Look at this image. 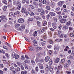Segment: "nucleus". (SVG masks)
<instances>
[{
  "label": "nucleus",
  "mask_w": 74,
  "mask_h": 74,
  "mask_svg": "<svg viewBox=\"0 0 74 74\" xmlns=\"http://www.w3.org/2000/svg\"><path fill=\"white\" fill-rule=\"evenodd\" d=\"M50 16V15L49 14H48L47 16V18L49 19V18Z\"/></svg>",
  "instance_id": "60"
},
{
  "label": "nucleus",
  "mask_w": 74,
  "mask_h": 74,
  "mask_svg": "<svg viewBox=\"0 0 74 74\" xmlns=\"http://www.w3.org/2000/svg\"><path fill=\"white\" fill-rule=\"evenodd\" d=\"M36 49H40V50H42V48L40 47H36Z\"/></svg>",
  "instance_id": "25"
},
{
  "label": "nucleus",
  "mask_w": 74,
  "mask_h": 74,
  "mask_svg": "<svg viewBox=\"0 0 74 74\" xmlns=\"http://www.w3.org/2000/svg\"><path fill=\"white\" fill-rule=\"evenodd\" d=\"M64 3V1H60L58 3V5L60 7H62L63 6V4Z\"/></svg>",
  "instance_id": "4"
},
{
  "label": "nucleus",
  "mask_w": 74,
  "mask_h": 74,
  "mask_svg": "<svg viewBox=\"0 0 74 74\" xmlns=\"http://www.w3.org/2000/svg\"><path fill=\"white\" fill-rule=\"evenodd\" d=\"M53 20L55 22L53 23L52 24V25L53 28L55 29L57 27H56L57 24L56 23V22H58V19L55 17H54Z\"/></svg>",
  "instance_id": "1"
},
{
  "label": "nucleus",
  "mask_w": 74,
  "mask_h": 74,
  "mask_svg": "<svg viewBox=\"0 0 74 74\" xmlns=\"http://www.w3.org/2000/svg\"><path fill=\"white\" fill-rule=\"evenodd\" d=\"M2 2L3 3H4V4H7V1L5 0H3Z\"/></svg>",
  "instance_id": "20"
},
{
  "label": "nucleus",
  "mask_w": 74,
  "mask_h": 74,
  "mask_svg": "<svg viewBox=\"0 0 74 74\" xmlns=\"http://www.w3.org/2000/svg\"><path fill=\"white\" fill-rule=\"evenodd\" d=\"M61 40H62L61 39H57L56 40V41L58 42H59L60 41H61Z\"/></svg>",
  "instance_id": "39"
},
{
  "label": "nucleus",
  "mask_w": 74,
  "mask_h": 74,
  "mask_svg": "<svg viewBox=\"0 0 74 74\" xmlns=\"http://www.w3.org/2000/svg\"><path fill=\"white\" fill-rule=\"evenodd\" d=\"M15 70L16 71H20V68L19 67L15 69Z\"/></svg>",
  "instance_id": "28"
},
{
  "label": "nucleus",
  "mask_w": 74,
  "mask_h": 74,
  "mask_svg": "<svg viewBox=\"0 0 74 74\" xmlns=\"http://www.w3.org/2000/svg\"><path fill=\"white\" fill-rule=\"evenodd\" d=\"M7 61L5 60H3V63L6 64L7 63Z\"/></svg>",
  "instance_id": "63"
},
{
  "label": "nucleus",
  "mask_w": 74,
  "mask_h": 74,
  "mask_svg": "<svg viewBox=\"0 0 74 74\" xmlns=\"http://www.w3.org/2000/svg\"><path fill=\"white\" fill-rule=\"evenodd\" d=\"M49 57L48 56L46 57L45 58V62H48L49 60Z\"/></svg>",
  "instance_id": "11"
},
{
  "label": "nucleus",
  "mask_w": 74,
  "mask_h": 74,
  "mask_svg": "<svg viewBox=\"0 0 74 74\" xmlns=\"http://www.w3.org/2000/svg\"><path fill=\"white\" fill-rule=\"evenodd\" d=\"M12 57L15 58L16 59H17L19 58V56L18 54H16L15 53H13L12 54Z\"/></svg>",
  "instance_id": "3"
},
{
  "label": "nucleus",
  "mask_w": 74,
  "mask_h": 74,
  "mask_svg": "<svg viewBox=\"0 0 74 74\" xmlns=\"http://www.w3.org/2000/svg\"><path fill=\"white\" fill-rule=\"evenodd\" d=\"M43 4H45L47 3V1L45 0H43L42 1Z\"/></svg>",
  "instance_id": "40"
},
{
  "label": "nucleus",
  "mask_w": 74,
  "mask_h": 74,
  "mask_svg": "<svg viewBox=\"0 0 74 74\" xmlns=\"http://www.w3.org/2000/svg\"><path fill=\"white\" fill-rule=\"evenodd\" d=\"M62 16H60V15H59L58 16V19L59 20H61V19H62Z\"/></svg>",
  "instance_id": "37"
},
{
  "label": "nucleus",
  "mask_w": 74,
  "mask_h": 74,
  "mask_svg": "<svg viewBox=\"0 0 74 74\" xmlns=\"http://www.w3.org/2000/svg\"><path fill=\"white\" fill-rule=\"evenodd\" d=\"M7 8V6H5L3 8V11H5Z\"/></svg>",
  "instance_id": "27"
},
{
  "label": "nucleus",
  "mask_w": 74,
  "mask_h": 74,
  "mask_svg": "<svg viewBox=\"0 0 74 74\" xmlns=\"http://www.w3.org/2000/svg\"><path fill=\"white\" fill-rule=\"evenodd\" d=\"M0 52L1 53H3V54H4V53H5V52L3 50H1Z\"/></svg>",
  "instance_id": "48"
},
{
  "label": "nucleus",
  "mask_w": 74,
  "mask_h": 74,
  "mask_svg": "<svg viewBox=\"0 0 74 74\" xmlns=\"http://www.w3.org/2000/svg\"><path fill=\"white\" fill-rule=\"evenodd\" d=\"M49 14H50V15H51V16H55V13L53 12H50L49 13Z\"/></svg>",
  "instance_id": "13"
},
{
  "label": "nucleus",
  "mask_w": 74,
  "mask_h": 74,
  "mask_svg": "<svg viewBox=\"0 0 74 74\" xmlns=\"http://www.w3.org/2000/svg\"><path fill=\"white\" fill-rule=\"evenodd\" d=\"M12 65H14V67H17V65H16V64H15L12 63Z\"/></svg>",
  "instance_id": "49"
},
{
  "label": "nucleus",
  "mask_w": 74,
  "mask_h": 74,
  "mask_svg": "<svg viewBox=\"0 0 74 74\" xmlns=\"http://www.w3.org/2000/svg\"><path fill=\"white\" fill-rule=\"evenodd\" d=\"M60 10V8L58 7V8H57L56 9V11H59Z\"/></svg>",
  "instance_id": "61"
},
{
  "label": "nucleus",
  "mask_w": 74,
  "mask_h": 74,
  "mask_svg": "<svg viewBox=\"0 0 74 74\" xmlns=\"http://www.w3.org/2000/svg\"><path fill=\"white\" fill-rule=\"evenodd\" d=\"M25 29V26L24 25H22L20 26L19 27V29L20 30H23V29Z\"/></svg>",
  "instance_id": "6"
},
{
  "label": "nucleus",
  "mask_w": 74,
  "mask_h": 74,
  "mask_svg": "<svg viewBox=\"0 0 74 74\" xmlns=\"http://www.w3.org/2000/svg\"><path fill=\"white\" fill-rule=\"evenodd\" d=\"M59 58H57V59H56L55 60V62L56 63H58L59 62Z\"/></svg>",
  "instance_id": "15"
},
{
  "label": "nucleus",
  "mask_w": 74,
  "mask_h": 74,
  "mask_svg": "<svg viewBox=\"0 0 74 74\" xmlns=\"http://www.w3.org/2000/svg\"><path fill=\"white\" fill-rule=\"evenodd\" d=\"M27 73V71H23L21 72V74H26Z\"/></svg>",
  "instance_id": "17"
},
{
  "label": "nucleus",
  "mask_w": 74,
  "mask_h": 74,
  "mask_svg": "<svg viewBox=\"0 0 74 74\" xmlns=\"http://www.w3.org/2000/svg\"><path fill=\"white\" fill-rule=\"evenodd\" d=\"M33 42L34 44H37V41H36V40L33 41Z\"/></svg>",
  "instance_id": "53"
},
{
  "label": "nucleus",
  "mask_w": 74,
  "mask_h": 74,
  "mask_svg": "<svg viewBox=\"0 0 74 74\" xmlns=\"http://www.w3.org/2000/svg\"><path fill=\"white\" fill-rule=\"evenodd\" d=\"M40 22L39 21H38L37 22V25H38V26H40Z\"/></svg>",
  "instance_id": "57"
},
{
  "label": "nucleus",
  "mask_w": 74,
  "mask_h": 74,
  "mask_svg": "<svg viewBox=\"0 0 74 74\" xmlns=\"http://www.w3.org/2000/svg\"><path fill=\"white\" fill-rule=\"evenodd\" d=\"M62 66L61 65L59 66L58 67V69H62Z\"/></svg>",
  "instance_id": "46"
},
{
  "label": "nucleus",
  "mask_w": 74,
  "mask_h": 74,
  "mask_svg": "<svg viewBox=\"0 0 74 74\" xmlns=\"http://www.w3.org/2000/svg\"><path fill=\"white\" fill-rule=\"evenodd\" d=\"M58 36H59L61 33H62V32L61 31H60V30L58 31Z\"/></svg>",
  "instance_id": "45"
},
{
  "label": "nucleus",
  "mask_w": 74,
  "mask_h": 74,
  "mask_svg": "<svg viewBox=\"0 0 74 74\" xmlns=\"http://www.w3.org/2000/svg\"><path fill=\"white\" fill-rule=\"evenodd\" d=\"M45 43L46 42L44 41L42 42V46H44L45 45Z\"/></svg>",
  "instance_id": "34"
},
{
  "label": "nucleus",
  "mask_w": 74,
  "mask_h": 74,
  "mask_svg": "<svg viewBox=\"0 0 74 74\" xmlns=\"http://www.w3.org/2000/svg\"><path fill=\"white\" fill-rule=\"evenodd\" d=\"M45 13V12H44V10H43L42 12H41L40 13L41 15H42L43 14H44Z\"/></svg>",
  "instance_id": "35"
},
{
  "label": "nucleus",
  "mask_w": 74,
  "mask_h": 74,
  "mask_svg": "<svg viewBox=\"0 0 74 74\" xmlns=\"http://www.w3.org/2000/svg\"><path fill=\"white\" fill-rule=\"evenodd\" d=\"M46 69L47 71H48L49 70V68H48V65H46Z\"/></svg>",
  "instance_id": "31"
},
{
  "label": "nucleus",
  "mask_w": 74,
  "mask_h": 74,
  "mask_svg": "<svg viewBox=\"0 0 74 74\" xmlns=\"http://www.w3.org/2000/svg\"><path fill=\"white\" fill-rule=\"evenodd\" d=\"M67 22V20L66 19H62L60 21V22L62 23H64Z\"/></svg>",
  "instance_id": "9"
},
{
  "label": "nucleus",
  "mask_w": 74,
  "mask_h": 74,
  "mask_svg": "<svg viewBox=\"0 0 74 74\" xmlns=\"http://www.w3.org/2000/svg\"><path fill=\"white\" fill-rule=\"evenodd\" d=\"M49 43L50 44H53V41L52 40H50L49 41Z\"/></svg>",
  "instance_id": "50"
},
{
  "label": "nucleus",
  "mask_w": 74,
  "mask_h": 74,
  "mask_svg": "<svg viewBox=\"0 0 74 74\" xmlns=\"http://www.w3.org/2000/svg\"><path fill=\"white\" fill-rule=\"evenodd\" d=\"M21 12L23 14H24L25 12V9L23 8L21 10Z\"/></svg>",
  "instance_id": "29"
},
{
  "label": "nucleus",
  "mask_w": 74,
  "mask_h": 74,
  "mask_svg": "<svg viewBox=\"0 0 74 74\" xmlns=\"http://www.w3.org/2000/svg\"><path fill=\"white\" fill-rule=\"evenodd\" d=\"M63 28H64V29H67L68 28V27L67 26H64Z\"/></svg>",
  "instance_id": "59"
},
{
  "label": "nucleus",
  "mask_w": 74,
  "mask_h": 74,
  "mask_svg": "<svg viewBox=\"0 0 74 74\" xmlns=\"http://www.w3.org/2000/svg\"><path fill=\"white\" fill-rule=\"evenodd\" d=\"M68 66H69L68 64H65L64 65V67H65V68H66V67H68Z\"/></svg>",
  "instance_id": "51"
},
{
  "label": "nucleus",
  "mask_w": 74,
  "mask_h": 74,
  "mask_svg": "<svg viewBox=\"0 0 74 74\" xmlns=\"http://www.w3.org/2000/svg\"><path fill=\"white\" fill-rule=\"evenodd\" d=\"M17 5H18L17 8L18 9V10H20V9H21V4L19 2H17Z\"/></svg>",
  "instance_id": "7"
},
{
  "label": "nucleus",
  "mask_w": 74,
  "mask_h": 74,
  "mask_svg": "<svg viewBox=\"0 0 74 74\" xmlns=\"http://www.w3.org/2000/svg\"><path fill=\"white\" fill-rule=\"evenodd\" d=\"M71 37H74V34H70Z\"/></svg>",
  "instance_id": "58"
},
{
  "label": "nucleus",
  "mask_w": 74,
  "mask_h": 74,
  "mask_svg": "<svg viewBox=\"0 0 74 74\" xmlns=\"http://www.w3.org/2000/svg\"><path fill=\"white\" fill-rule=\"evenodd\" d=\"M32 63V64H35V62L33 60H32L31 61Z\"/></svg>",
  "instance_id": "56"
},
{
  "label": "nucleus",
  "mask_w": 74,
  "mask_h": 74,
  "mask_svg": "<svg viewBox=\"0 0 74 74\" xmlns=\"http://www.w3.org/2000/svg\"><path fill=\"white\" fill-rule=\"evenodd\" d=\"M49 53L50 55H52V51L51 50H50L49 51Z\"/></svg>",
  "instance_id": "30"
},
{
  "label": "nucleus",
  "mask_w": 74,
  "mask_h": 74,
  "mask_svg": "<svg viewBox=\"0 0 74 74\" xmlns=\"http://www.w3.org/2000/svg\"><path fill=\"white\" fill-rule=\"evenodd\" d=\"M22 39H23V40H26V41H28V42H29L30 41H29V40H28L26 37H24L23 38H22Z\"/></svg>",
  "instance_id": "32"
},
{
  "label": "nucleus",
  "mask_w": 74,
  "mask_h": 74,
  "mask_svg": "<svg viewBox=\"0 0 74 74\" xmlns=\"http://www.w3.org/2000/svg\"><path fill=\"white\" fill-rule=\"evenodd\" d=\"M25 63H29V60H26L24 61Z\"/></svg>",
  "instance_id": "41"
},
{
  "label": "nucleus",
  "mask_w": 74,
  "mask_h": 74,
  "mask_svg": "<svg viewBox=\"0 0 74 74\" xmlns=\"http://www.w3.org/2000/svg\"><path fill=\"white\" fill-rule=\"evenodd\" d=\"M29 15L30 16H34V13L32 12H30Z\"/></svg>",
  "instance_id": "23"
},
{
  "label": "nucleus",
  "mask_w": 74,
  "mask_h": 74,
  "mask_svg": "<svg viewBox=\"0 0 74 74\" xmlns=\"http://www.w3.org/2000/svg\"><path fill=\"white\" fill-rule=\"evenodd\" d=\"M21 59L22 60H25V56H21Z\"/></svg>",
  "instance_id": "24"
},
{
  "label": "nucleus",
  "mask_w": 74,
  "mask_h": 74,
  "mask_svg": "<svg viewBox=\"0 0 74 74\" xmlns=\"http://www.w3.org/2000/svg\"><path fill=\"white\" fill-rule=\"evenodd\" d=\"M40 56H38L36 60V62H38L40 61Z\"/></svg>",
  "instance_id": "12"
},
{
  "label": "nucleus",
  "mask_w": 74,
  "mask_h": 74,
  "mask_svg": "<svg viewBox=\"0 0 74 74\" xmlns=\"http://www.w3.org/2000/svg\"><path fill=\"white\" fill-rule=\"evenodd\" d=\"M29 9H34V6L32 5H30L29 6Z\"/></svg>",
  "instance_id": "14"
},
{
  "label": "nucleus",
  "mask_w": 74,
  "mask_h": 74,
  "mask_svg": "<svg viewBox=\"0 0 74 74\" xmlns=\"http://www.w3.org/2000/svg\"><path fill=\"white\" fill-rule=\"evenodd\" d=\"M49 70L51 72H53V68L51 66H49Z\"/></svg>",
  "instance_id": "16"
},
{
  "label": "nucleus",
  "mask_w": 74,
  "mask_h": 74,
  "mask_svg": "<svg viewBox=\"0 0 74 74\" xmlns=\"http://www.w3.org/2000/svg\"><path fill=\"white\" fill-rule=\"evenodd\" d=\"M46 8L47 10H50V7L48 5H47L46 6Z\"/></svg>",
  "instance_id": "36"
},
{
  "label": "nucleus",
  "mask_w": 74,
  "mask_h": 74,
  "mask_svg": "<svg viewBox=\"0 0 74 74\" xmlns=\"http://www.w3.org/2000/svg\"><path fill=\"white\" fill-rule=\"evenodd\" d=\"M43 10V9L42 8H39L38 11V12H42Z\"/></svg>",
  "instance_id": "26"
},
{
  "label": "nucleus",
  "mask_w": 74,
  "mask_h": 74,
  "mask_svg": "<svg viewBox=\"0 0 74 74\" xmlns=\"http://www.w3.org/2000/svg\"><path fill=\"white\" fill-rule=\"evenodd\" d=\"M50 5L52 8H53L55 7V3L54 2H53L52 1H51Z\"/></svg>",
  "instance_id": "8"
},
{
  "label": "nucleus",
  "mask_w": 74,
  "mask_h": 74,
  "mask_svg": "<svg viewBox=\"0 0 74 74\" xmlns=\"http://www.w3.org/2000/svg\"><path fill=\"white\" fill-rule=\"evenodd\" d=\"M47 25V22L46 21H44L43 23L44 26H45Z\"/></svg>",
  "instance_id": "64"
},
{
  "label": "nucleus",
  "mask_w": 74,
  "mask_h": 74,
  "mask_svg": "<svg viewBox=\"0 0 74 74\" xmlns=\"http://www.w3.org/2000/svg\"><path fill=\"white\" fill-rule=\"evenodd\" d=\"M64 36V35L63 34H61V35L60 34V35L58 36V37H63V36Z\"/></svg>",
  "instance_id": "44"
},
{
  "label": "nucleus",
  "mask_w": 74,
  "mask_h": 74,
  "mask_svg": "<svg viewBox=\"0 0 74 74\" xmlns=\"http://www.w3.org/2000/svg\"><path fill=\"white\" fill-rule=\"evenodd\" d=\"M33 19H34L33 18H30L28 19V21H33Z\"/></svg>",
  "instance_id": "33"
},
{
  "label": "nucleus",
  "mask_w": 74,
  "mask_h": 74,
  "mask_svg": "<svg viewBox=\"0 0 74 74\" xmlns=\"http://www.w3.org/2000/svg\"><path fill=\"white\" fill-rule=\"evenodd\" d=\"M49 64H50V65H51L52 64V60H50L49 62Z\"/></svg>",
  "instance_id": "38"
},
{
  "label": "nucleus",
  "mask_w": 74,
  "mask_h": 74,
  "mask_svg": "<svg viewBox=\"0 0 74 74\" xmlns=\"http://www.w3.org/2000/svg\"><path fill=\"white\" fill-rule=\"evenodd\" d=\"M25 69L26 70H27V69H28V68H29L28 65H27V64H25Z\"/></svg>",
  "instance_id": "19"
},
{
  "label": "nucleus",
  "mask_w": 74,
  "mask_h": 74,
  "mask_svg": "<svg viewBox=\"0 0 74 74\" xmlns=\"http://www.w3.org/2000/svg\"><path fill=\"white\" fill-rule=\"evenodd\" d=\"M18 22L20 23H23L25 22V20L23 18H21L18 20Z\"/></svg>",
  "instance_id": "5"
},
{
  "label": "nucleus",
  "mask_w": 74,
  "mask_h": 74,
  "mask_svg": "<svg viewBox=\"0 0 74 74\" xmlns=\"http://www.w3.org/2000/svg\"><path fill=\"white\" fill-rule=\"evenodd\" d=\"M14 69V67H12L10 68V70H12Z\"/></svg>",
  "instance_id": "62"
},
{
  "label": "nucleus",
  "mask_w": 74,
  "mask_h": 74,
  "mask_svg": "<svg viewBox=\"0 0 74 74\" xmlns=\"http://www.w3.org/2000/svg\"><path fill=\"white\" fill-rule=\"evenodd\" d=\"M70 23H71V22L70 21H69L66 23V25L67 26H69L70 25Z\"/></svg>",
  "instance_id": "18"
},
{
  "label": "nucleus",
  "mask_w": 74,
  "mask_h": 74,
  "mask_svg": "<svg viewBox=\"0 0 74 74\" xmlns=\"http://www.w3.org/2000/svg\"><path fill=\"white\" fill-rule=\"evenodd\" d=\"M30 50V51H34V48L33 47L30 46L28 48Z\"/></svg>",
  "instance_id": "10"
},
{
  "label": "nucleus",
  "mask_w": 74,
  "mask_h": 74,
  "mask_svg": "<svg viewBox=\"0 0 74 74\" xmlns=\"http://www.w3.org/2000/svg\"><path fill=\"white\" fill-rule=\"evenodd\" d=\"M2 20L4 22H6L7 20V18L5 16H0V22Z\"/></svg>",
  "instance_id": "2"
},
{
  "label": "nucleus",
  "mask_w": 74,
  "mask_h": 74,
  "mask_svg": "<svg viewBox=\"0 0 74 74\" xmlns=\"http://www.w3.org/2000/svg\"><path fill=\"white\" fill-rule=\"evenodd\" d=\"M9 15L10 16H13V15H14V14H13V13H10Z\"/></svg>",
  "instance_id": "54"
},
{
  "label": "nucleus",
  "mask_w": 74,
  "mask_h": 74,
  "mask_svg": "<svg viewBox=\"0 0 74 74\" xmlns=\"http://www.w3.org/2000/svg\"><path fill=\"white\" fill-rule=\"evenodd\" d=\"M29 32V29H25V32L26 33H27L28 32Z\"/></svg>",
  "instance_id": "43"
},
{
  "label": "nucleus",
  "mask_w": 74,
  "mask_h": 74,
  "mask_svg": "<svg viewBox=\"0 0 74 74\" xmlns=\"http://www.w3.org/2000/svg\"><path fill=\"white\" fill-rule=\"evenodd\" d=\"M69 30H73V28L72 27H69Z\"/></svg>",
  "instance_id": "55"
},
{
  "label": "nucleus",
  "mask_w": 74,
  "mask_h": 74,
  "mask_svg": "<svg viewBox=\"0 0 74 74\" xmlns=\"http://www.w3.org/2000/svg\"><path fill=\"white\" fill-rule=\"evenodd\" d=\"M42 54H41V53H39L37 54L36 55L37 56H40V55H41Z\"/></svg>",
  "instance_id": "47"
},
{
  "label": "nucleus",
  "mask_w": 74,
  "mask_h": 74,
  "mask_svg": "<svg viewBox=\"0 0 74 74\" xmlns=\"http://www.w3.org/2000/svg\"><path fill=\"white\" fill-rule=\"evenodd\" d=\"M34 36V37H36V36H37V32L36 31L34 33L33 35Z\"/></svg>",
  "instance_id": "22"
},
{
  "label": "nucleus",
  "mask_w": 74,
  "mask_h": 74,
  "mask_svg": "<svg viewBox=\"0 0 74 74\" xmlns=\"http://www.w3.org/2000/svg\"><path fill=\"white\" fill-rule=\"evenodd\" d=\"M64 62H65V60H64V59H62L61 60L62 63H64Z\"/></svg>",
  "instance_id": "52"
},
{
  "label": "nucleus",
  "mask_w": 74,
  "mask_h": 74,
  "mask_svg": "<svg viewBox=\"0 0 74 74\" xmlns=\"http://www.w3.org/2000/svg\"><path fill=\"white\" fill-rule=\"evenodd\" d=\"M20 24H16L15 25V27L16 28H18V27H19V26H20Z\"/></svg>",
  "instance_id": "21"
},
{
  "label": "nucleus",
  "mask_w": 74,
  "mask_h": 74,
  "mask_svg": "<svg viewBox=\"0 0 74 74\" xmlns=\"http://www.w3.org/2000/svg\"><path fill=\"white\" fill-rule=\"evenodd\" d=\"M38 19H41V17L39 16H38L36 18V20H38Z\"/></svg>",
  "instance_id": "42"
}]
</instances>
